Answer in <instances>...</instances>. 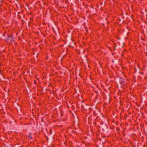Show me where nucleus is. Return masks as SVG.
I'll use <instances>...</instances> for the list:
<instances>
[{
  "label": "nucleus",
  "instance_id": "nucleus-1",
  "mask_svg": "<svg viewBox=\"0 0 147 147\" xmlns=\"http://www.w3.org/2000/svg\"><path fill=\"white\" fill-rule=\"evenodd\" d=\"M7 39L8 40H10V41H13V36L11 34H9L8 35Z\"/></svg>",
  "mask_w": 147,
  "mask_h": 147
},
{
  "label": "nucleus",
  "instance_id": "nucleus-2",
  "mask_svg": "<svg viewBox=\"0 0 147 147\" xmlns=\"http://www.w3.org/2000/svg\"><path fill=\"white\" fill-rule=\"evenodd\" d=\"M32 135L31 134H29V136H28L29 138L30 139H32V137L31 136Z\"/></svg>",
  "mask_w": 147,
  "mask_h": 147
},
{
  "label": "nucleus",
  "instance_id": "nucleus-3",
  "mask_svg": "<svg viewBox=\"0 0 147 147\" xmlns=\"http://www.w3.org/2000/svg\"><path fill=\"white\" fill-rule=\"evenodd\" d=\"M34 84L36 85L37 84L36 81L35 80H34Z\"/></svg>",
  "mask_w": 147,
  "mask_h": 147
},
{
  "label": "nucleus",
  "instance_id": "nucleus-4",
  "mask_svg": "<svg viewBox=\"0 0 147 147\" xmlns=\"http://www.w3.org/2000/svg\"><path fill=\"white\" fill-rule=\"evenodd\" d=\"M52 131L50 130V134H51L52 133Z\"/></svg>",
  "mask_w": 147,
  "mask_h": 147
},
{
  "label": "nucleus",
  "instance_id": "nucleus-5",
  "mask_svg": "<svg viewBox=\"0 0 147 147\" xmlns=\"http://www.w3.org/2000/svg\"><path fill=\"white\" fill-rule=\"evenodd\" d=\"M143 72H140V73L141 74H143Z\"/></svg>",
  "mask_w": 147,
  "mask_h": 147
},
{
  "label": "nucleus",
  "instance_id": "nucleus-6",
  "mask_svg": "<svg viewBox=\"0 0 147 147\" xmlns=\"http://www.w3.org/2000/svg\"><path fill=\"white\" fill-rule=\"evenodd\" d=\"M74 107V106H73V105H72V107H71V108H72V109H73V107Z\"/></svg>",
  "mask_w": 147,
  "mask_h": 147
},
{
  "label": "nucleus",
  "instance_id": "nucleus-7",
  "mask_svg": "<svg viewBox=\"0 0 147 147\" xmlns=\"http://www.w3.org/2000/svg\"><path fill=\"white\" fill-rule=\"evenodd\" d=\"M96 93H97V94H98V92H97Z\"/></svg>",
  "mask_w": 147,
  "mask_h": 147
},
{
  "label": "nucleus",
  "instance_id": "nucleus-8",
  "mask_svg": "<svg viewBox=\"0 0 147 147\" xmlns=\"http://www.w3.org/2000/svg\"><path fill=\"white\" fill-rule=\"evenodd\" d=\"M32 19H33V18H30L31 20Z\"/></svg>",
  "mask_w": 147,
  "mask_h": 147
}]
</instances>
